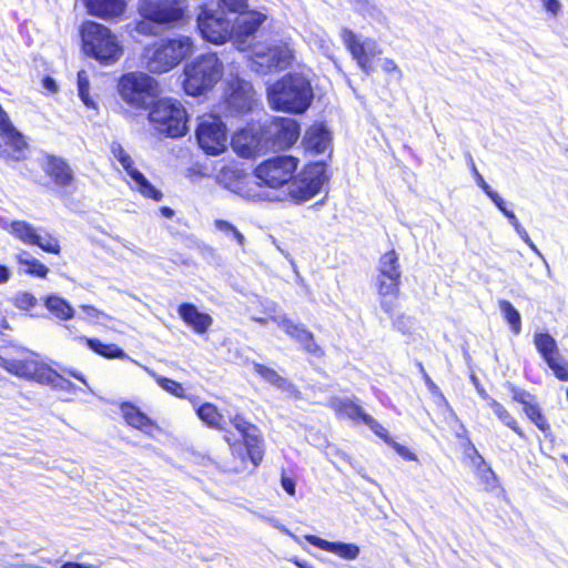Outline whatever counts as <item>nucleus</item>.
Returning a JSON list of instances; mask_svg holds the SVG:
<instances>
[{
	"label": "nucleus",
	"instance_id": "obj_1",
	"mask_svg": "<svg viewBox=\"0 0 568 568\" xmlns=\"http://www.w3.org/2000/svg\"><path fill=\"white\" fill-rule=\"evenodd\" d=\"M300 160L294 155L271 156L254 169L258 185L272 190L286 187V195L295 204L310 201L320 193L327 180L323 161L310 162L298 170Z\"/></svg>",
	"mask_w": 568,
	"mask_h": 568
},
{
	"label": "nucleus",
	"instance_id": "obj_2",
	"mask_svg": "<svg viewBox=\"0 0 568 568\" xmlns=\"http://www.w3.org/2000/svg\"><path fill=\"white\" fill-rule=\"evenodd\" d=\"M0 367L27 381L67 389L71 383L45 363L39 362L24 347L9 343L0 346Z\"/></svg>",
	"mask_w": 568,
	"mask_h": 568
},
{
	"label": "nucleus",
	"instance_id": "obj_3",
	"mask_svg": "<svg viewBox=\"0 0 568 568\" xmlns=\"http://www.w3.org/2000/svg\"><path fill=\"white\" fill-rule=\"evenodd\" d=\"M266 98L274 111L302 114L311 106L314 93L304 74L288 72L267 87Z\"/></svg>",
	"mask_w": 568,
	"mask_h": 568
},
{
	"label": "nucleus",
	"instance_id": "obj_4",
	"mask_svg": "<svg viewBox=\"0 0 568 568\" xmlns=\"http://www.w3.org/2000/svg\"><path fill=\"white\" fill-rule=\"evenodd\" d=\"M79 37L82 53L103 67L115 64L124 53L118 36L101 22L84 20Z\"/></svg>",
	"mask_w": 568,
	"mask_h": 568
},
{
	"label": "nucleus",
	"instance_id": "obj_5",
	"mask_svg": "<svg viewBox=\"0 0 568 568\" xmlns=\"http://www.w3.org/2000/svg\"><path fill=\"white\" fill-rule=\"evenodd\" d=\"M194 42L187 36L163 38L143 50L145 68L153 74H163L176 68L194 52Z\"/></svg>",
	"mask_w": 568,
	"mask_h": 568
},
{
	"label": "nucleus",
	"instance_id": "obj_6",
	"mask_svg": "<svg viewBox=\"0 0 568 568\" xmlns=\"http://www.w3.org/2000/svg\"><path fill=\"white\" fill-rule=\"evenodd\" d=\"M224 64L214 52L197 55L183 68L182 89L196 98L211 91L223 78Z\"/></svg>",
	"mask_w": 568,
	"mask_h": 568
},
{
	"label": "nucleus",
	"instance_id": "obj_7",
	"mask_svg": "<svg viewBox=\"0 0 568 568\" xmlns=\"http://www.w3.org/2000/svg\"><path fill=\"white\" fill-rule=\"evenodd\" d=\"M138 11L142 19L135 22L134 29L144 36L152 33L150 23L174 27L186 20L183 0H139Z\"/></svg>",
	"mask_w": 568,
	"mask_h": 568
},
{
	"label": "nucleus",
	"instance_id": "obj_8",
	"mask_svg": "<svg viewBox=\"0 0 568 568\" xmlns=\"http://www.w3.org/2000/svg\"><path fill=\"white\" fill-rule=\"evenodd\" d=\"M400 263L397 252L392 248L381 255L377 267L376 291L379 296V303L383 311L393 315L396 305L387 300L392 296L394 300L399 297L400 292Z\"/></svg>",
	"mask_w": 568,
	"mask_h": 568
},
{
	"label": "nucleus",
	"instance_id": "obj_9",
	"mask_svg": "<svg viewBox=\"0 0 568 568\" xmlns=\"http://www.w3.org/2000/svg\"><path fill=\"white\" fill-rule=\"evenodd\" d=\"M149 121L154 129L169 138H182L187 132V114L185 108L170 99L155 100L150 106Z\"/></svg>",
	"mask_w": 568,
	"mask_h": 568
},
{
	"label": "nucleus",
	"instance_id": "obj_10",
	"mask_svg": "<svg viewBox=\"0 0 568 568\" xmlns=\"http://www.w3.org/2000/svg\"><path fill=\"white\" fill-rule=\"evenodd\" d=\"M116 88L123 101L140 110L150 109L159 94L158 82L151 75L139 71L122 74Z\"/></svg>",
	"mask_w": 568,
	"mask_h": 568
},
{
	"label": "nucleus",
	"instance_id": "obj_11",
	"mask_svg": "<svg viewBox=\"0 0 568 568\" xmlns=\"http://www.w3.org/2000/svg\"><path fill=\"white\" fill-rule=\"evenodd\" d=\"M230 423L239 433L241 442L245 447V454L241 455L242 465L250 460L253 468L258 467L265 455L264 439L261 429L252 423L243 413H235L230 417ZM244 470V466L234 467L231 471L240 473Z\"/></svg>",
	"mask_w": 568,
	"mask_h": 568
},
{
	"label": "nucleus",
	"instance_id": "obj_12",
	"mask_svg": "<svg viewBox=\"0 0 568 568\" xmlns=\"http://www.w3.org/2000/svg\"><path fill=\"white\" fill-rule=\"evenodd\" d=\"M195 22L199 34L209 43L221 45L233 39L234 23L224 12L202 4L196 14Z\"/></svg>",
	"mask_w": 568,
	"mask_h": 568
},
{
	"label": "nucleus",
	"instance_id": "obj_13",
	"mask_svg": "<svg viewBox=\"0 0 568 568\" xmlns=\"http://www.w3.org/2000/svg\"><path fill=\"white\" fill-rule=\"evenodd\" d=\"M195 139L207 155H219L227 148V129L221 116L205 113L199 118Z\"/></svg>",
	"mask_w": 568,
	"mask_h": 568
},
{
	"label": "nucleus",
	"instance_id": "obj_14",
	"mask_svg": "<svg viewBox=\"0 0 568 568\" xmlns=\"http://www.w3.org/2000/svg\"><path fill=\"white\" fill-rule=\"evenodd\" d=\"M262 129L268 151L290 150L301 136V125L292 118L273 116L262 124Z\"/></svg>",
	"mask_w": 568,
	"mask_h": 568
},
{
	"label": "nucleus",
	"instance_id": "obj_15",
	"mask_svg": "<svg viewBox=\"0 0 568 568\" xmlns=\"http://www.w3.org/2000/svg\"><path fill=\"white\" fill-rule=\"evenodd\" d=\"M295 59L294 50L287 42L271 44L251 57V68L260 74L283 71L292 67Z\"/></svg>",
	"mask_w": 568,
	"mask_h": 568
},
{
	"label": "nucleus",
	"instance_id": "obj_16",
	"mask_svg": "<svg viewBox=\"0 0 568 568\" xmlns=\"http://www.w3.org/2000/svg\"><path fill=\"white\" fill-rule=\"evenodd\" d=\"M532 342L552 375L560 382H568V357L561 354L556 339L547 332H537Z\"/></svg>",
	"mask_w": 568,
	"mask_h": 568
},
{
	"label": "nucleus",
	"instance_id": "obj_17",
	"mask_svg": "<svg viewBox=\"0 0 568 568\" xmlns=\"http://www.w3.org/2000/svg\"><path fill=\"white\" fill-rule=\"evenodd\" d=\"M341 39L359 69L367 74L371 73L374 70V59L382 53L376 40L372 38L359 40L356 33L348 28L341 30Z\"/></svg>",
	"mask_w": 568,
	"mask_h": 568
},
{
	"label": "nucleus",
	"instance_id": "obj_18",
	"mask_svg": "<svg viewBox=\"0 0 568 568\" xmlns=\"http://www.w3.org/2000/svg\"><path fill=\"white\" fill-rule=\"evenodd\" d=\"M231 148L242 159H255L267 152L262 125L253 124L236 130L231 136Z\"/></svg>",
	"mask_w": 568,
	"mask_h": 568
},
{
	"label": "nucleus",
	"instance_id": "obj_19",
	"mask_svg": "<svg viewBox=\"0 0 568 568\" xmlns=\"http://www.w3.org/2000/svg\"><path fill=\"white\" fill-rule=\"evenodd\" d=\"M466 457L474 468V473L483 491L493 495L494 497L503 496L505 494V489L499 478L470 440L467 442Z\"/></svg>",
	"mask_w": 568,
	"mask_h": 568
},
{
	"label": "nucleus",
	"instance_id": "obj_20",
	"mask_svg": "<svg viewBox=\"0 0 568 568\" xmlns=\"http://www.w3.org/2000/svg\"><path fill=\"white\" fill-rule=\"evenodd\" d=\"M8 231L23 244L38 246L43 252L54 255L61 253V245L57 237L51 234H47L44 237L40 236L36 227L27 221H12Z\"/></svg>",
	"mask_w": 568,
	"mask_h": 568
},
{
	"label": "nucleus",
	"instance_id": "obj_21",
	"mask_svg": "<svg viewBox=\"0 0 568 568\" xmlns=\"http://www.w3.org/2000/svg\"><path fill=\"white\" fill-rule=\"evenodd\" d=\"M225 102L230 111L235 114H246L253 110L255 91L251 82L241 78H233L227 82Z\"/></svg>",
	"mask_w": 568,
	"mask_h": 568
},
{
	"label": "nucleus",
	"instance_id": "obj_22",
	"mask_svg": "<svg viewBox=\"0 0 568 568\" xmlns=\"http://www.w3.org/2000/svg\"><path fill=\"white\" fill-rule=\"evenodd\" d=\"M119 410L124 424L132 429L139 430L148 437L163 432L159 423L144 413L140 406L131 400H122L119 403Z\"/></svg>",
	"mask_w": 568,
	"mask_h": 568
},
{
	"label": "nucleus",
	"instance_id": "obj_23",
	"mask_svg": "<svg viewBox=\"0 0 568 568\" xmlns=\"http://www.w3.org/2000/svg\"><path fill=\"white\" fill-rule=\"evenodd\" d=\"M508 389L511 394V400L521 405L523 412L530 423L545 435H549L551 433V425L538 404L536 396L514 385H509Z\"/></svg>",
	"mask_w": 568,
	"mask_h": 568
},
{
	"label": "nucleus",
	"instance_id": "obj_24",
	"mask_svg": "<svg viewBox=\"0 0 568 568\" xmlns=\"http://www.w3.org/2000/svg\"><path fill=\"white\" fill-rule=\"evenodd\" d=\"M327 406L335 413L336 417L365 424L374 434H376L382 426V424L367 414L354 399L333 397Z\"/></svg>",
	"mask_w": 568,
	"mask_h": 568
},
{
	"label": "nucleus",
	"instance_id": "obj_25",
	"mask_svg": "<svg viewBox=\"0 0 568 568\" xmlns=\"http://www.w3.org/2000/svg\"><path fill=\"white\" fill-rule=\"evenodd\" d=\"M195 414L206 428L223 433V440L232 452L234 450L239 442L234 434L227 429L224 415L215 404L202 403L195 408Z\"/></svg>",
	"mask_w": 568,
	"mask_h": 568
},
{
	"label": "nucleus",
	"instance_id": "obj_26",
	"mask_svg": "<svg viewBox=\"0 0 568 568\" xmlns=\"http://www.w3.org/2000/svg\"><path fill=\"white\" fill-rule=\"evenodd\" d=\"M87 13L108 22L123 19L129 0H81Z\"/></svg>",
	"mask_w": 568,
	"mask_h": 568
},
{
	"label": "nucleus",
	"instance_id": "obj_27",
	"mask_svg": "<svg viewBox=\"0 0 568 568\" xmlns=\"http://www.w3.org/2000/svg\"><path fill=\"white\" fill-rule=\"evenodd\" d=\"M178 314L187 327L200 335L206 333L213 324V320L207 313L200 312L194 304L189 302L178 306Z\"/></svg>",
	"mask_w": 568,
	"mask_h": 568
},
{
	"label": "nucleus",
	"instance_id": "obj_28",
	"mask_svg": "<svg viewBox=\"0 0 568 568\" xmlns=\"http://www.w3.org/2000/svg\"><path fill=\"white\" fill-rule=\"evenodd\" d=\"M0 135L4 144L12 151L20 154L21 151H29V143L26 136L14 126L9 113L0 104Z\"/></svg>",
	"mask_w": 568,
	"mask_h": 568
},
{
	"label": "nucleus",
	"instance_id": "obj_29",
	"mask_svg": "<svg viewBox=\"0 0 568 568\" xmlns=\"http://www.w3.org/2000/svg\"><path fill=\"white\" fill-rule=\"evenodd\" d=\"M44 160V173L55 185L67 187L73 183L74 175L72 169L64 159L49 154Z\"/></svg>",
	"mask_w": 568,
	"mask_h": 568
},
{
	"label": "nucleus",
	"instance_id": "obj_30",
	"mask_svg": "<svg viewBox=\"0 0 568 568\" xmlns=\"http://www.w3.org/2000/svg\"><path fill=\"white\" fill-rule=\"evenodd\" d=\"M304 539L313 546L346 560H354L359 555V548L355 544L327 541L314 535H305Z\"/></svg>",
	"mask_w": 568,
	"mask_h": 568
},
{
	"label": "nucleus",
	"instance_id": "obj_31",
	"mask_svg": "<svg viewBox=\"0 0 568 568\" xmlns=\"http://www.w3.org/2000/svg\"><path fill=\"white\" fill-rule=\"evenodd\" d=\"M246 13L245 18L239 19L234 24L233 38L240 42L255 36L267 19L266 14L256 10L246 11Z\"/></svg>",
	"mask_w": 568,
	"mask_h": 568
},
{
	"label": "nucleus",
	"instance_id": "obj_32",
	"mask_svg": "<svg viewBox=\"0 0 568 568\" xmlns=\"http://www.w3.org/2000/svg\"><path fill=\"white\" fill-rule=\"evenodd\" d=\"M329 132L322 125H313L305 132L303 145L312 154H323L329 146Z\"/></svg>",
	"mask_w": 568,
	"mask_h": 568
},
{
	"label": "nucleus",
	"instance_id": "obj_33",
	"mask_svg": "<svg viewBox=\"0 0 568 568\" xmlns=\"http://www.w3.org/2000/svg\"><path fill=\"white\" fill-rule=\"evenodd\" d=\"M78 341L84 344L94 354L106 358V359H126L129 356L126 353L116 344L103 343L95 337L80 336Z\"/></svg>",
	"mask_w": 568,
	"mask_h": 568
},
{
	"label": "nucleus",
	"instance_id": "obj_34",
	"mask_svg": "<svg viewBox=\"0 0 568 568\" xmlns=\"http://www.w3.org/2000/svg\"><path fill=\"white\" fill-rule=\"evenodd\" d=\"M481 397L488 402V406L493 409L497 418L509 429H511L519 438L527 439V435L519 426L517 419L511 413L499 402L490 397L485 390L480 393Z\"/></svg>",
	"mask_w": 568,
	"mask_h": 568
},
{
	"label": "nucleus",
	"instance_id": "obj_35",
	"mask_svg": "<svg viewBox=\"0 0 568 568\" xmlns=\"http://www.w3.org/2000/svg\"><path fill=\"white\" fill-rule=\"evenodd\" d=\"M481 397L488 402V406L493 409L497 418L509 429H511L519 438L527 439V435L519 426L517 419L511 413L499 402L490 397L485 390L480 393Z\"/></svg>",
	"mask_w": 568,
	"mask_h": 568
},
{
	"label": "nucleus",
	"instance_id": "obj_36",
	"mask_svg": "<svg viewBox=\"0 0 568 568\" xmlns=\"http://www.w3.org/2000/svg\"><path fill=\"white\" fill-rule=\"evenodd\" d=\"M47 310L60 321H69L74 315V310L70 303L57 294H50L44 298Z\"/></svg>",
	"mask_w": 568,
	"mask_h": 568
},
{
	"label": "nucleus",
	"instance_id": "obj_37",
	"mask_svg": "<svg viewBox=\"0 0 568 568\" xmlns=\"http://www.w3.org/2000/svg\"><path fill=\"white\" fill-rule=\"evenodd\" d=\"M18 265L23 266V272L30 276L45 278L49 274V268L34 257H28L26 251H21L14 256Z\"/></svg>",
	"mask_w": 568,
	"mask_h": 568
},
{
	"label": "nucleus",
	"instance_id": "obj_38",
	"mask_svg": "<svg viewBox=\"0 0 568 568\" xmlns=\"http://www.w3.org/2000/svg\"><path fill=\"white\" fill-rule=\"evenodd\" d=\"M135 183L136 191L145 199L160 202L163 199V193L156 189L138 169L130 172L129 175Z\"/></svg>",
	"mask_w": 568,
	"mask_h": 568
},
{
	"label": "nucleus",
	"instance_id": "obj_39",
	"mask_svg": "<svg viewBox=\"0 0 568 568\" xmlns=\"http://www.w3.org/2000/svg\"><path fill=\"white\" fill-rule=\"evenodd\" d=\"M377 437L384 440L390 448H393L404 460L407 462H418L417 455L410 450L408 447L395 442L390 436L388 430L382 425L381 428L375 434Z\"/></svg>",
	"mask_w": 568,
	"mask_h": 568
},
{
	"label": "nucleus",
	"instance_id": "obj_40",
	"mask_svg": "<svg viewBox=\"0 0 568 568\" xmlns=\"http://www.w3.org/2000/svg\"><path fill=\"white\" fill-rule=\"evenodd\" d=\"M253 371L270 385L276 387L277 389H285L287 385V381L282 377L275 369L261 364L253 363Z\"/></svg>",
	"mask_w": 568,
	"mask_h": 568
},
{
	"label": "nucleus",
	"instance_id": "obj_41",
	"mask_svg": "<svg viewBox=\"0 0 568 568\" xmlns=\"http://www.w3.org/2000/svg\"><path fill=\"white\" fill-rule=\"evenodd\" d=\"M498 306L503 313L504 320L508 323L510 331L518 335L521 332V316L519 312L507 300H500Z\"/></svg>",
	"mask_w": 568,
	"mask_h": 568
},
{
	"label": "nucleus",
	"instance_id": "obj_42",
	"mask_svg": "<svg viewBox=\"0 0 568 568\" xmlns=\"http://www.w3.org/2000/svg\"><path fill=\"white\" fill-rule=\"evenodd\" d=\"M473 171L476 176L477 184L481 187V190L486 193V195L494 202V204L509 219H515V214L513 212H509L504 206L503 199L490 189V186L486 183L481 174L477 171L475 164L473 163Z\"/></svg>",
	"mask_w": 568,
	"mask_h": 568
},
{
	"label": "nucleus",
	"instance_id": "obj_43",
	"mask_svg": "<svg viewBox=\"0 0 568 568\" xmlns=\"http://www.w3.org/2000/svg\"><path fill=\"white\" fill-rule=\"evenodd\" d=\"M273 322H275L285 332V334L295 342H297L302 334L307 329L305 325L294 323L286 316L280 320L273 318Z\"/></svg>",
	"mask_w": 568,
	"mask_h": 568
},
{
	"label": "nucleus",
	"instance_id": "obj_44",
	"mask_svg": "<svg viewBox=\"0 0 568 568\" xmlns=\"http://www.w3.org/2000/svg\"><path fill=\"white\" fill-rule=\"evenodd\" d=\"M155 383L165 392L169 394L178 397V398H185L186 392L183 385L172 378L165 377V376H155Z\"/></svg>",
	"mask_w": 568,
	"mask_h": 568
},
{
	"label": "nucleus",
	"instance_id": "obj_45",
	"mask_svg": "<svg viewBox=\"0 0 568 568\" xmlns=\"http://www.w3.org/2000/svg\"><path fill=\"white\" fill-rule=\"evenodd\" d=\"M297 343L301 345L304 352L312 354L316 357H322L325 354L324 349L316 343L315 336L310 329H306L302 334Z\"/></svg>",
	"mask_w": 568,
	"mask_h": 568
},
{
	"label": "nucleus",
	"instance_id": "obj_46",
	"mask_svg": "<svg viewBox=\"0 0 568 568\" xmlns=\"http://www.w3.org/2000/svg\"><path fill=\"white\" fill-rule=\"evenodd\" d=\"M297 343L301 345L304 352L312 354L316 357H322L325 354L324 349L316 343L315 336L310 329H306L302 334Z\"/></svg>",
	"mask_w": 568,
	"mask_h": 568
},
{
	"label": "nucleus",
	"instance_id": "obj_47",
	"mask_svg": "<svg viewBox=\"0 0 568 568\" xmlns=\"http://www.w3.org/2000/svg\"><path fill=\"white\" fill-rule=\"evenodd\" d=\"M213 224L217 231L224 233L225 235H231L240 246L244 245V235L231 222L216 219Z\"/></svg>",
	"mask_w": 568,
	"mask_h": 568
},
{
	"label": "nucleus",
	"instance_id": "obj_48",
	"mask_svg": "<svg viewBox=\"0 0 568 568\" xmlns=\"http://www.w3.org/2000/svg\"><path fill=\"white\" fill-rule=\"evenodd\" d=\"M12 303L16 308L29 312L38 306V298L30 292H19L13 296Z\"/></svg>",
	"mask_w": 568,
	"mask_h": 568
},
{
	"label": "nucleus",
	"instance_id": "obj_49",
	"mask_svg": "<svg viewBox=\"0 0 568 568\" xmlns=\"http://www.w3.org/2000/svg\"><path fill=\"white\" fill-rule=\"evenodd\" d=\"M111 152L113 156L121 163L122 168L125 170L128 175H130L131 171L136 170L133 166V160L130 154L124 150V148L119 143H113L111 146Z\"/></svg>",
	"mask_w": 568,
	"mask_h": 568
},
{
	"label": "nucleus",
	"instance_id": "obj_50",
	"mask_svg": "<svg viewBox=\"0 0 568 568\" xmlns=\"http://www.w3.org/2000/svg\"><path fill=\"white\" fill-rule=\"evenodd\" d=\"M220 7L225 9L231 13L243 14L247 11L248 1L247 0H217Z\"/></svg>",
	"mask_w": 568,
	"mask_h": 568
},
{
	"label": "nucleus",
	"instance_id": "obj_51",
	"mask_svg": "<svg viewBox=\"0 0 568 568\" xmlns=\"http://www.w3.org/2000/svg\"><path fill=\"white\" fill-rule=\"evenodd\" d=\"M78 91L82 102L88 106H92L93 102L89 95V81L87 78H82L80 74L78 78Z\"/></svg>",
	"mask_w": 568,
	"mask_h": 568
},
{
	"label": "nucleus",
	"instance_id": "obj_52",
	"mask_svg": "<svg viewBox=\"0 0 568 568\" xmlns=\"http://www.w3.org/2000/svg\"><path fill=\"white\" fill-rule=\"evenodd\" d=\"M281 485L287 495L292 496L295 494L296 479L294 476L288 475L285 471H282Z\"/></svg>",
	"mask_w": 568,
	"mask_h": 568
},
{
	"label": "nucleus",
	"instance_id": "obj_53",
	"mask_svg": "<svg viewBox=\"0 0 568 568\" xmlns=\"http://www.w3.org/2000/svg\"><path fill=\"white\" fill-rule=\"evenodd\" d=\"M80 307L91 318L100 320L101 317H106V315L102 311L98 310L93 305L84 304L81 305Z\"/></svg>",
	"mask_w": 568,
	"mask_h": 568
},
{
	"label": "nucleus",
	"instance_id": "obj_54",
	"mask_svg": "<svg viewBox=\"0 0 568 568\" xmlns=\"http://www.w3.org/2000/svg\"><path fill=\"white\" fill-rule=\"evenodd\" d=\"M545 9L552 13V14H557L560 10V3L558 0H541Z\"/></svg>",
	"mask_w": 568,
	"mask_h": 568
},
{
	"label": "nucleus",
	"instance_id": "obj_55",
	"mask_svg": "<svg viewBox=\"0 0 568 568\" xmlns=\"http://www.w3.org/2000/svg\"><path fill=\"white\" fill-rule=\"evenodd\" d=\"M41 82L43 88H45L49 92L54 93L58 91V85L53 78L45 75Z\"/></svg>",
	"mask_w": 568,
	"mask_h": 568
},
{
	"label": "nucleus",
	"instance_id": "obj_56",
	"mask_svg": "<svg viewBox=\"0 0 568 568\" xmlns=\"http://www.w3.org/2000/svg\"><path fill=\"white\" fill-rule=\"evenodd\" d=\"M11 278V271L8 266L0 263V285H3L9 282Z\"/></svg>",
	"mask_w": 568,
	"mask_h": 568
},
{
	"label": "nucleus",
	"instance_id": "obj_57",
	"mask_svg": "<svg viewBox=\"0 0 568 568\" xmlns=\"http://www.w3.org/2000/svg\"><path fill=\"white\" fill-rule=\"evenodd\" d=\"M272 521H273V525H274L276 528H278L282 532H284V534L288 535V536H290L291 538H293V540H294L295 542H297L298 545H301V546L303 545V542H302V538H301V537H298V536L294 535L293 532H291V531H290L287 528H285L284 526L278 525L277 523H275V520H272Z\"/></svg>",
	"mask_w": 568,
	"mask_h": 568
},
{
	"label": "nucleus",
	"instance_id": "obj_58",
	"mask_svg": "<svg viewBox=\"0 0 568 568\" xmlns=\"http://www.w3.org/2000/svg\"><path fill=\"white\" fill-rule=\"evenodd\" d=\"M424 381L428 387V389L433 393V394H440L439 392V388L437 387V385L432 381V378L428 376V374L426 372H424Z\"/></svg>",
	"mask_w": 568,
	"mask_h": 568
},
{
	"label": "nucleus",
	"instance_id": "obj_59",
	"mask_svg": "<svg viewBox=\"0 0 568 568\" xmlns=\"http://www.w3.org/2000/svg\"><path fill=\"white\" fill-rule=\"evenodd\" d=\"M60 568H101L98 565H85V564H79V562H65Z\"/></svg>",
	"mask_w": 568,
	"mask_h": 568
},
{
	"label": "nucleus",
	"instance_id": "obj_60",
	"mask_svg": "<svg viewBox=\"0 0 568 568\" xmlns=\"http://www.w3.org/2000/svg\"><path fill=\"white\" fill-rule=\"evenodd\" d=\"M384 69H385L386 71H388V72H389V71H398V68H397L396 63H395L393 60H390V59H386V60H385V62H384Z\"/></svg>",
	"mask_w": 568,
	"mask_h": 568
},
{
	"label": "nucleus",
	"instance_id": "obj_61",
	"mask_svg": "<svg viewBox=\"0 0 568 568\" xmlns=\"http://www.w3.org/2000/svg\"><path fill=\"white\" fill-rule=\"evenodd\" d=\"M292 561L300 568H312V566L306 561H301L297 558L292 559Z\"/></svg>",
	"mask_w": 568,
	"mask_h": 568
},
{
	"label": "nucleus",
	"instance_id": "obj_62",
	"mask_svg": "<svg viewBox=\"0 0 568 568\" xmlns=\"http://www.w3.org/2000/svg\"><path fill=\"white\" fill-rule=\"evenodd\" d=\"M161 212L166 217H172L173 214H174L173 210L171 207H169V206L161 207Z\"/></svg>",
	"mask_w": 568,
	"mask_h": 568
}]
</instances>
